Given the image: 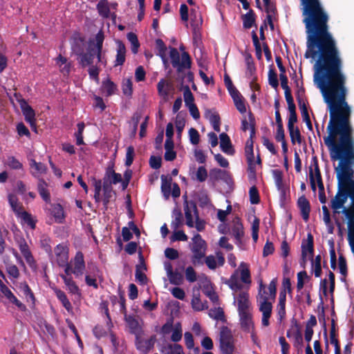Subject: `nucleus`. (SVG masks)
<instances>
[{"label":"nucleus","instance_id":"obj_8","mask_svg":"<svg viewBox=\"0 0 354 354\" xmlns=\"http://www.w3.org/2000/svg\"><path fill=\"white\" fill-rule=\"evenodd\" d=\"M169 57L173 66L177 68L179 71L190 66V58L186 52H183L182 55H180L176 48H171Z\"/></svg>","mask_w":354,"mask_h":354},{"label":"nucleus","instance_id":"obj_52","mask_svg":"<svg viewBox=\"0 0 354 354\" xmlns=\"http://www.w3.org/2000/svg\"><path fill=\"white\" fill-rule=\"evenodd\" d=\"M38 191L41 198L46 202L50 201V194L46 189V184L44 181H40L38 185Z\"/></svg>","mask_w":354,"mask_h":354},{"label":"nucleus","instance_id":"obj_45","mask_svg":"<svg viewBox=\"0 0 354 354\" xmlns=\"http://www.w3.org/2000/svg\"><path fill=\"white\" fill-rule=\"evenodd\" d=\"M312 259V271L314 272L316 277H319L322 274L321 261L322 257L317 255L315 259Z\"/></svg>","mask_w":354,"mask_h":354},{"label":"nucleus","instance_id":"obj_47","mask_svg":"<svg viewBox=\"0 0 354 354\" xmlns=\"http://www.w3.org/2000/svg\"><path fill=\"white\" fill-rule=\"evenodd\" d=\"M288 129L292 143L297 142L300 144L301 142V138L299 129L297 127H288Z\"/></svg>","mask_w":354,"mask_h":354},{"label":"nucleus","instance_id":"obj_16","mask_svg":"<svg viewBox=\"0 0 354 354\" xmlns=\"http://www.w3.org/2000/svg\"><path fill=\"white\" fill-rule=\"evenodd\" d=\"M184 210L187 225L189 227H194V221L198 218L196 206L192 203H187Z\"/></svg>","mask_w":354,"mask_h":354},{"label":"nucleus","instance_id":"obj_63","mask_svg":"<svg viewBox=\"0 0 354 354\" xmlns=\"http://www.w3.org/2000/svg\"><path fill=\"white\" fill-rule=\"evenodd\" d=\"M185 274L186 279L189 282L192 283V282H194L196 281V279H197L196 272H195L194 269L192 266H188L185 269Z\"/></svg>","mask_w":354,"mask_h":354},{"label":"nucleus","instance_id":"obj_32","mask_svg":"<svg viewBox=\"0 0 354 354\" xmlns=\"http://www.w3.org/2000/svg\"><path fill=\"white\" fill-rule=\"evenodd\" d=\"M246 158L248 164V170L250 172L249 176L250 178H253L254 176L257 166L260 165V159L258 158L257 160H255L254 153L247 155Z\"/></svg>","mask_w":354,"mask_h":354},{"label":"nucleus","instance_id":"obj_54","mask_svg":"<svg viewBox=\"0 0 354 354\" xmlns=\"http://www.w3.org/2000/svg\"><path fill=\"white\" fill-rule=\"evenodd\" d=\"M127 39H129V41L131 44V46H131V50H132V52L134 54L137 53L138 50V48L140 46V44H139L137 36L134 33H133V32H129V33L127 34Z\"/></svg>","mask_w":354,"mask_h":354},{"label":"nucleus","instance_id":"obj_56","mask_svg":"<svg viewBox=\"0 0 354 354\" xmlns=\"http://www.w3.org/2000/svg\"><path fill=\"white\" fill-rule=\"evenodd\" d=\"M308 281V276L306 271L299 272L297 274V288L299 290L304 288V283Z\"/></svg>","mask_w":354,"mask_h":354},{"label":"nucleus","instance_id":"obj_6","mask_svg":"<svg viewBox=\"0 0 354 354\" xmlns=\"http://www.w3.org/2000/svg\"><path fill=\"white\" fill-rule=\"evenodd\" d=\"M94 198L96 203L102 202L106 208L108 204L114 196V192L111 185L106 180L102 184L101 180H95L94 183Z\"/></svg>","mask_w":354,"mask_h":354},{"label":"nucleus","instance_id":"obj_46","mask_svg":"<svg viewBox=\"0 0 354 354\" xmlns=\"http://www.w3.org/2000/svg\"><path fill=\"white\" fill-rule=\"evenodd\" d=\"M162 184L161 190L166 199L169 198L171 189V184L169 180L164 176L161 177Z\"/></svg>","mask_w":354,"mask_h":354},{"label":"nucleus","instance_id":"obj_57","mask_svg":"<svg viewBox=\"0 0 354 354\" xmlns=\"http://www.w3.org/2000/svg\"><path fill=\"white\" fill-rule=\"evenodd\" d=\"M183 96L184 101L187 107L195 104L194 95L189 87H187L184 90Z\"/></svg>","mask_w":354,"mask_h":354},{"label":"nucleus","instance_id":"obj_39","mask_svg":"<svg viewBox=\"0 0 354 354\" xmlns=\"http://www.w3.org/2000/svg\"><path fill=\"white\" fill-rule=\"evenodd\" d=\"M104 180L107 181L111 185L112 183L117 184L120 182L122 183L121 174L115 173L113 170L111 169L106 171V178Z\"/></svg>","mask_w":354,"mask_h":354},{"label":"nucleus","instance_id":"obj_33","mask_svg":"<svg viewBox=\"0 0 354 354\" xmlns=\"http://www.w3.org/2000/svg\"><path fill=\"white\" fill-rule=\"evenodd\" d=\"M1 292L10 303L16 305L21 309H24L25 308L24 305L17 299V297L13 295V293L7 286H6Z\"/></svg>","mask_w":354,"mask_h":354},{"label":"nucleus","instance_id":"obj_50","mask_svg":"<svg viewBox=\"0 0 354 354\" xmlns=\"http://www.w3.org/2000/svg\"><path fill=\"white\" fill-rule=\"evenodd\" d=\"M243 26L245 28H250L254 24V14L252 11H249L243 17Z\"/></svg>","mask_w":354,"mask_h":354},{"label":"nucleus","instance_id":"obj_3","mask_svg":"<svg viewBox=\"0 0 354 354\" xmlns=\"http://www.w3.org/2000/svg\"><path fill=\"white\" fill-rule=\"evenodd\" d=\"M104 35L100 31L95 36L93 42H91L87 53L81 57V63L83 66H88L94 63V59L102 65L106 64V59L102 54Z\"/></svg>","mask_w":354,"mask_h":354},{"label":"nucleus","instance_id":"obj_61","mask_svg":"<svg viewBox=\"0 0 354 354\" xmlns=\"http://www.w3.org/2000/svg\"><path fill=\"white\" fill-rule=\"evenodd\" d=\"M192 308L196 311L203 310L206 308L205 305L202 302L201 299L196 296H194L192 299Z\"/></svg>","mask_w":354,"mask_h":354},{"label":"nucleus","instance_id":"obj_19","mask_svg":"<svg viewBox=\"0 0 354 354\" xmlns=\"http://www.w3.org/2000/svg\"><path fill=\"white\" fill-rule=\"evenodd\" d=\"M252 310L239 313L241 327L245 331L252 333L254 329Z\"/></svg>","mask_w":354,"mask_h":354},{"label":"nucleus","instance_id":"obj_48","mask_svg":"<svg viewBox=\"0 0 354 354\" xmlns=\"http://www.w3.org/2000/svg\"><path fill=\"white\" fill-rule=\"evenodd\" d=\"M209 316L216 320H223L224 319V312L223 309L220 307H215L211 308L209 310Z\"/></svg>","mask_w":354,"mask_h":354},{"label":"nucleus","instance_id":"obj_35","mask_svg":"<svg viewBox=\"0 0 354 354\" xmlns=\"http://www.w3.org/2000/svg\"><path fill=\"white\" fill-rule=\"evenodd\" d=\"M286 294L285 292H280L279 304L277 305V313L280 320H281L286 315Z\"/></svg>","mask_w":354,"mask_h":354},{"label":"nucleus","instance_id":"obj_43","mask_svg":"<svg viewBox=\"0 0 354 354\" xmlns=\"http://www.w3.org/2000/svg\"><path fill=\"white\" fill-rule=\"evenodd\" d=\"M183 330L180 323L174 324V328L171 331V339L174 342H178L182 339Z\"/></svg>","mask_w":354,"mask_h":354},{"label":"nucleus","instance_id":"obj_14","mask_svg":"<svg viewBox=\"0 0 354 354\" xmlns=\"http://www.w3.org/2000/svg\"><path fill=\"white\" fill-rule=\"evenodd\" d=\"M53 260L59 266L64 267L68 261V249L63 244L57 245L54 249Z\"/></svg>","mask_w":354,"mask_h":354},{"label":"nucleus","instance_id":"obj_31","mask_svg":"<svg viewBox=\"0 0 354 354\" xmlns=\"http://www.w3.org/2000/svg\"><path fill=\"white\" fill-rule=\"evenodd\" d=\"M8 202L16 216L24 210L22 204L15 194L8 196Z\"/></svg>","mask_w":354,"mask_h":354},{"label":"nucleus","instance_id":"obj_20","mask_svg":"<svg viewBox=\"0 0 354 354\" xmlns=\"http://www.w3.org/2000/svg\"><path fill=\"white\" fill-rule=\"evenodd\" d=\"M205 263L209 269L214 270L218 266H222L224 264L225 259L221 253L217 252L216 256L209 255L206 257Z\"/></svg>","mask_w":354,"mask_h":354},{"label":"nucleus","instance_id":"obj_29","mask_svg":"<svg viewBox=\"0 0 354 354\" xmlns=\"http://www.w3.org/2000/svg\"><path fill=\"white\" fill-rule=\"evenodd\" d=\"M56 65L59 68L60 72L66 75H68L71 71V63L68 62L67 59L66 57H62V55H59L55 59Z\"/></svg>","mask_w":354,"mask_h":354},{"label":"nucleus","instance_id":"obj_60","mask_svg":"<svg viewBox=\"0 0 354 354\" xmlns=\"http://www.w3.org/2000/svg\"><path fill=\"white\" fill-rule=\"evenodd\" d=\"M299 106L301 111L303 121L308 120V119H310V115L308 112V107L306 104V102L304 100H299Z\"/></svg>","mask_w":354,"mask_h":354},{"label":"nucleus","instance_id":"obj_30","mask_svg":"<svg viewBox=\"0 0 354 354\" xmlns=\"http://www.w3.org/2000/svg\"><path fill=\"white\" fill-rule=\"evenodd\" d=\"M116 88V85L110 80L106 79L102 82L101 91L106 96L113 95L115 93Z\"/></svg>","mask_w":354,"mask_h":354},{"label":"nucleus","instance_id":"obj_4","mask_svg":"<svg viewBox=\"0 0 354 354\" xmlns=\"http://www.w3.org/2000/svg\"><path fill=\"white\" fill-rule=\"evenodd\" d=\"M252 283V278L250 266L245 262H241L239 268L234 270L227 281V285L233 290L237 292L243 288L245 284L249 288Z\"/></svg>","mask_w":354,"mask_h":354},{"label":"nucleus","instance_id":"obj_7","mask_svg":"<svg viewBox=\"0 0 354 354\" xmlns=\"http://www.w3.org/2000/svg\"><path fill=\"white\" fill-rule=\"evenodd\" d=\"M85 270V262L84 255L81 252L76 253L75 257L70 263L64 266V273L66 274H73L76 278L82 277Z\"/></svg>","mask_w":354,"mask_h":354},{"label":"nucleus","instance_id":"obj_17","mask_svg":"<svg viewBox=\"0 0 354 354\" xmlns=\"http://www.w3.org/2000/svg\"><path fill=\"white\" fill-rule=\"evenodd\" d=\"M302 259L304 263L313 258V239L311 234H308L307 239L301 245Z\"/></svg>","mask_w":354,"mask_h":354},{"label":"nucleus","instance_id":"obj_21","mask_svg":"<svg viewBox=\"0 0 354 354\" xmlns=\"http://www.w3.org/2000/svg\"><path fill=\"white\" fill-rule=\"evenodd\" d=\"M60 277L63 279L66 289L69 292L78 296L80 295V290L70 274L64 273L61 274Z\"/></svg>","mask_w":354,"mask_h":354},{"label":"nucleus","instance_id":"obj_26","mask_svg":"<svg viewBox=\"0 0 354 354\" xmlns=\"http://www.w3.org/2000/svg\"><path fill=\"white\" fill-rule=\"evenodd\" d=\"M117 45V55L115 58V66H120L123 64L125 61V55H126V48L124 44L118 40L116 41Z\"/></svg>","mask_w":354,"mask_h":354},{"label":"nucleus","instance_id":"obj_34","mask_svg":"<svg viewBox=\"0 0 354 354\" xmlns=\"http://www.w3.org/2000/svg\"><path fill=\"white\" fill-rule=\"evenodd\" d=\"M54 292L55 293V295L58 298V299L62 302L63 306L66 308V310L68 312L71 311V310H72L71 304L69 301V300L67 299V297H66V294L64 293V292H63L62 290L57 289V288H55Z\"/></svg>","mask_w":354,"mask_h":354},{"label":"nucleus","instance_id":"obj_41","mask_svg":"<svg viewBox=\"0 0 354 354\" xmlns=\"http://www.w3.org/2000/svg\"><path fill=\"white\" fill-rule=\"evenodd\" d=\"M165 354H185L183 347L179 344H168L162 349Z\"/></svg>","mask_w":354,"mask_h":354},{"label":"nucleus","instance_id":"obj_49","mask_svg":"<svg viewBox=\"0 0 354 354\" xmlns=\"http://www.w3.org/2000/svg\"><path fill=\"white\" fill-rule=\"evenodd\" d=\"M221 351L224 354H232L234 351L232 339L220 341Z\"/></svg>","mask_w":354,"mask_h":354},{"label":"nucleus","instance_id":"obj_53","mask_svg":"<svg viewBox=\"0 0 354 354\" xmlns=\"http://www.w3.org/2000/svg\"><path fill=\"white\" fill-rule=\"evenodd\" d=\"M251 228L252 239L254 242H257L259 239V219L256 216L253 217Z\"/></svg>","mask_w":354,"mask_h":354},{"label":"nucleus","instance_id":"obj_40","mask_svg":"<svg viewBox=\"0 0 354 354\" xmlns=\"http://www.w3.org/2000/svg\"><path fill=\"white\" fill-rule=\"evenodd\" d=\"M272 176L277 189L283 193L284 192V186L283 183V173L279 169L272 171Z\"/></svg>","mask_w":354,"mask_h":354},{"label":"nucleus","instance_id":"obj_27","mask_svg":"<svg viewBox=\"0 0 354 354\" xmlns=\"http://www.w3.org/2000/svg\"><path fill=\"white\" fill-rule=\"evenodd\" d=\"M30 167L31 174L35 177H39V176L45 174L47 170L45 165L41 162H37L35 160H30Z\"/></svg>","mask_w":354,"mask_h":354},{"label":"nucleus","instance_id":"obj_15","mask_svg":"<svg viewBox=\"0 0 354 354\" xmlns=\"http://www.w3.org/2000/svg\"><path fill=\"white\" fill-rule=\"evenodd\" d=\"M124 321L130 332L135 335V336L144 335L142 324L138 322L135 316L125 314Z\"/></svg>","mask_w":354,"mask_h":354},{"label":"nucleus","instance_id":"obj_38","mask_svg":"<svg viewBox=\"0 0 354 354\" xmlns=\"http://www.w3.org/2000/svg\"><path fill=\"white\" fill-rule=\"evenodd\" d=\"M17 218L21 220L22 224H26L31 229H34L35 226V221H33L31 215L26 211H23L17 215Z\"/></svg>","mask_w":354,"mask_h":354},{"label":"nucleus","instance_id":"obj_9","mask_svg":"<svg viewBox=\"0 0 354 354\" xmlns=\"http://www.w3.org/2000/svg\"><path fill=\"white\" fill-rule=\"evenodd\" d=\"M234 304L237 307L238 313L252 310L249 294L242 290L234 292Z\"/></svg>","mask_w":354,"mask_h":354},{"label":"nucleus","instance_id":"obj_12","mask_svg":"<svg viewBox=\"0 0 354 354\" xmlns=\"http://www.w3.org/2000/svg\"><path fill=\"white\" fill-rule=\"evenodd\" d=\"M98 280L100 281H102V274L98 268L95 266H88L85 273V282L86 285L95 289H97Z\"/></svg>","mask_w":354,"mask_h":354},{"label":"nucleus","instance_id":"obj_13","mask_svg":"<svg viewBox=\"0 0 354 354\" xmlns=\"http://www.w3.org/2000/svg\"><path fill=\"white\" fill-rule=\"evenodd\" d=\"M157 89L159 95L167 101L169 95L174 93L175 86L171 80L161 79L157 84Z\"/></svg>","mask_w":354,"mask_h":354},{"label":"nucleus","instance_id":"obj_5","mask_svg":"<svg viewBox=\"0 0 354 354\" xmlns=\"http://www.w3.org/2000/svg\"><path fill=\"white\" fill-rule=\"evenodd\" d=\"M189 248L192 252V263L194 266L202 265L206 254L207 244L200 234L194 235L189 244Z\"/></svg>","mask_w":354,"mask_h":354},{"label":"nucleus","instance_id":"obj_59","mask_svg":"<svg viewBox=\"0 0 354 354\" xmlns=\"http://www.w3.org/2000/svg\"><path fill=\"white\" fill-rule=\"evenodd\" d=\"M169 281L171 283L175 285H180L183 282V276L178 272H172L171 274L167 276Z\"/></svg>","mask_w":354,"mask_h":354},{"label":"nucleus","instance_id":"obj_1","mask_svg":"<svg viewBox=\"0 0 354 354\" xmlns=\"http://www.w3.org/2000/svg\"><path fill=\"white\" fill-rule=\"evenodd\" d=\"M308 32L306 58H317L313 81L321 93H347L346 77L335 41L328 31V16L320 0H300Z\"/></svg>","mask_w":354,"mask_h":354},{"label":"nucleus","instance_id":"obj_2","mask_svg":"<svg viewBox=\"0 0 354 354\" xmlns=\"http://www.w3.org/2000/svg\"><path fill=\"white\" fill-rule=\"evenodd\" d=\"M277 290V280L272 279L268 287L263 290H258L257 303L259 311L262 313L261 324L267 327L270 324L269 319L272 310V302L275 299Z\"/></svg>","mask_w":354,"mask_h":354},{"label":"nucleus","instance_id":"obj_42","mask_svg":"<svg viewBox=\"0 0 354 354\" xmlns=\"http://www.w3.org/2000/svg\"><path fill=\"white\" fill-rule=\"evenodd\" d=\"M210 176L216 180L222 179L227 181L230 179L229 174L226 171L220 169H212L210 171Z\"/></svg>","mask_w":354,"mask_h":354},{"label":"nucleus","instance_id":"obj_37","mask_svg":"<svg viewBox=\"0 0 354 354\" xmlns=\"http://www.w3.org/2000/svg\"><path fill=\"white\" fill-rule=\"evenodd\" d=\"M254 120L251 113H249L248 115H245L243 116V119L241 120V129L243 131H246L249 129H251V131L254 132Z\"/></svg>","mask_w":354,"mask_h":354},{"label":"nucleus","instance_id":"obj_55","mask_svg":"<svg viewBox=\"0 0 354 354\" xmlns=\"http://www.w3.org/2000/svg\"><path fill=\"white\" fill-rule=\"evenodd\" d=\"M122 92L127 96H131L133 93V84L130 79H124L122 84Z\"/></svg>","mask_w":354,"mask_h":354},{"label":"nucleus","instance_id":"obj_28","mask_svg":"<svg viewBox=\"0 0 354 354\" xmlns=\"http://www.w3.org/2000/svg\"><path fill=\"white\" fill-rule=\"evenodd\" d=\"M230 95L234 100V103L237 110L241 114H245L246 113L245 103L239 91H236Z\"/></svg>","mask_w":354,"mask_h":354},{"label":"nucleus","instance_id":"obj_44","mask_svg":"<svg viewBox=\"0 0 354 354\" xmlns=\"http://www.w3.org/2000/svg\"><path fill=\"white\" fill-rule=\"evenodd\" d=\"M100 15L103 17H108L109 15L110 7L106 0L100 1L97 6Z\"/></svg>","mask_w":354,"mask_h":354},{"label":"nucleus","instance_id":"obj_18","mask_svg":"<svg viewBox=\"0 0 354 354\" xmlns=\"http://www.w3.org/2000/svg\"><path fill=\"white\" fill-rule=\"evenodd\" d=\"M143 335L136 336V348L142 352L149 351L154 345L156 337L151 336L149 339L142 338Z\"/></svg>","mask_w":354,"mask_h":354},{"label":"nucleus","instance_id":"obj_24","mask_svg":"<svg viewBox=\"0 0 354 354\" xmlns=\"http://www.w3.org/2000/svg\"><path fill=\"white\" fill-rule=\"evenodd\" d=\"M297 205L301 212V216L304 221H308L310 211L309 201L305 196H301L297 201Z\"/></svg>","mask_w":354,"mask_h":354},{"label":"nucleus","instance_id":"obj_64","mask_svg":"<svg viewBox=\"0 0 354 354\" xmlns=\"http://www.w3.org/2000/svg\"><path fill=\"white\" fill-rule=\"evenodd\" d=\"M189 138L192 144L198 145L200 140V136L198 131L194 128L189 130Z\"/></svg>","mask_w":354,"mask_h":354},{"label":"nucleus","instance_id":"obj_11","mask_svg":"<svg viewBox=\"0 0 354 354\" xmlns=\"http://www.w3.org/2000/svg\"><path fill=\"white\" fill-rule=\"evenodd\" d=\"M20 108L24 116L25 120L30 124L31 129L37 131L35 112L27 102L21 99L19 100Z\"/></svg>","mask_w":354,"mask_h":354},{"label":"nucleus","instance_id":"obj_36","mask_svg":"<svg viewBox=\"0 0 354 354\" xmlns=\"http://www.w3.org/2000/svg\"><path fill=\"white\" fill-rule=\"evenodd\" d=\"M173 218L171 223V228L172 230H176L179 229L183 224V215L180 211L178 209H175L173 212Z\"/></svg>","mask_w":354,"mask_h":354},{"label":"nucleus","instance_id":"obj_10","mask_svg":"<svg viewBox=\"0 0 354 354\" xmlns=\"http://www.w3.org/2000/svg\"><path fill=\"white\" fill-rule=\"evenodd\" d=\"M309 179L311 188L314 192L316 191L317 187L320 192L324 191L320 171L316 161L312 163L309 167Z\"/></svg>","mask_w":354,"mask_h":354},{"label":"nucleus","instance_id":"obj_51","mask_svg":"<svg viewBox=\"0 0 354 354\" xmlns=\"http://www.w3.org/2000/svg\"><path fill=\"white\" fill-rule=\"evenodd\" d=\"M188 237L185 234L183 230H173L172 235L170 237V240L171 242H175L177 241H187Z\"/></svg>","mask_w":354,"mask_h":354},{"label":"nucleus","instance_id":"obj_58","mask_svg":"<svg viewBox=\"0 0 354 354\" xmlns=\"http://www.w3.org/2000/svg\"><path fill=\"white\" fill-rule=\"evenodd\" d=\"M77 129V131L75 133L76 144L77 145H81L84 144L82 134L84 129V124L83 122L78 123Z\"/></svg>","mask_w":354,"mask_h":354},{"label":"nucleus","instance_id":"obj_23","mask_svg":"<svg viewBox=\"0 0 354 354\" xmlns=\"http://www.w3.org/2000/svg\"><path fill=\"white\" fill-rule=\"evenodd\" d=\"M205 117L209 121L213 129L216 131L219 132L221 129L220 118L218 114L214 110L207 109L205 111Z\"/></svg>","mask_w":354,"mask_h":354},{"label":"nucleus","instance_id":"obj_22","mask_svg":"<svg viewBox=\"0 0 354 354\" xmlns=\"http://www.w3.org/2000/svg\"><path fill=\"white\" fill-rule=\"evenodd\" d=\"M220 138V147L225 153L227 155H233L234 149L232 147L230 137L225 133H222L219 136Z\"/></svg>","mask_w":354,"mask_h":354},{"label":"nucleus","instance_id":"obj_62","mask_svg":"<svg viewBox=\"0 0 354 354\" xmlns=\"http://www.w3.org/2000/svg\"><path fill=\"white\" fill-rule=\"evenodd\" d=\"M6 165L14 169H19L22 168V164L13 156H10L6 160Z\"/></svg>","mask_w":354,"mask_h":354},{"label":"nucleus","instance_id":"obj_25","mask_svg":"<svg viewBox=\"0 0 354 354\" xmlns=\"http://www.w3.org/2000/svg\"><path fill=\"white\" fill-rule=\"evenodd\" d=\"M50 214L53 216L55 221L62 223L65 219L64 211L59 204H53L50 209Z\"/></svg>","mask_w":354,"mask_h":354}]
</instances>
